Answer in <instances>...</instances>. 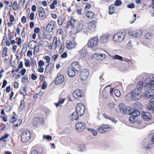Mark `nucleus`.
Masks as SVG:
<instances>
[{
    "mask_svg": "<svg viewBox=\"0 0 154 154\" xmlns=\"http://www.w3.org/2000/svg\"><path fill=\"white\" fill-rule=\"evenodd\" d=\"M87 50L85 47H83L79 51V54L81 58L83 59L87 56Z\"/></svg>",
    "mask_w": 154,
    "mask_h": 154,
    "instance_id": "nucleus-16",
    "label": "nucleus"
},
{
    "mask_svg": "<svg viewBox=\"0 0 154 154\" xmlns=\"http://www.w3.org/2000/svg\"><path fill=\"white\" fill-rule=\"evenodd\" d=\"M135 106L138 109H141L143 107V105L142 104L139 102H136L135 103Z\"/></svg>",
    "mask_w": 154,
    "mask_h": 154,
    "instance_id": "nucleus-44",
    "label": "nucleus"
},
{
    "mask_svg": "<svg viewBox=\"0 0 154 154\" xmlns=\"http://www.w3.org/2000/svg\"><path fill=\"white\" fill-rule=\"evenodd\" d=\"M65 101V99L64 98H60L59 99L57 103H55L54 104L55 105L56 107H61L62 104H63Z\"/></svg>",
    "mask_w": 154,
    "mask_h": 154,
    "instance_id": "nucleus-30",
    "label": "nucleus"
},
{
    "mask_svg": "<svg viewBox=\"0 0 154 154\" xmlns=\"http://www.w3.org/2000/svg\"><path fill=\"white\" fill-rule=\"evenodd\" d=\"M103 116L104 117V118H105L106 119H109L110 120H111L112 122H114L115 123H116V120L115 119H114L113 118H112V117L110 116H108L106 114H104L103 115Z\"/></svg>",
    "mask_w": 154,
    "mask_h": 154,
    "instance_id": "nucleus-34",
    "label": "nucleus"
},
{
    "mask_svg": "<svg viewBox=\"0 0 154 154\" xmlns=\"http://www.w3.org/2000/svg\"><path fill=\"white\" fill-rule=\"evenodd\" d=\"M26 92V90L25 88H23L19 91V92L22 94H24Z\"/></svg>",
    "mask_w": 154,
    "mask_h": 154,
    "instance_id": "nucleus-49",
    "label": "nucleus"
},
{
    "mask_svg": "<svg viewBox=\"0 0 154 154\" xmlns=\"http://www.w3.org/2000/svg\"><path fill=\"white\" fill-rule=\"evenodd\" d=\"M86 149L85 146L83 145H81L80 146L79 150L80 151L83 152L85 151Z\"/></svg>",
    "mask_w": 154,
    "mask_h": 154,
    "instance_id": "nucleus-51",
    "label": "nucleus"
},
{
    "mask_svg": "<svg viewBox=\"0 0 154 154\" xmlns=\"http://www.w3.org/2000/svg\"><path fill=\"white\" fill-rule=\"evenodd\" d=\"M72 68L77 72L79 71L80 69V66L77 62H73L71 64Z\"/></svg>",
    "mask_w": 154,
    "mask_h": 154,
    "instance_id": "nucleus-26",
    "label": "nucleus"
},
{
    "mask_svg": "<svg viewBox=\"0 0 154 154\" xmlns=\"http://www.w3.org/2000/svg\"><path fill=\"white\" fill-rule=\"evenodd\" d=\"M62 44L59 39H57V37H54L52 43L53 49L55 50L57 48H59Z\"/></svg>",
    "mask_w": 154,
    "mask_h": 154,
    "instance_id": "nucleus-13",
    "label": "nucleus"
},
{
    "mask_svg": "<svg viewBox=\"0 0 154 154\" xmlns=\"http://www.w3.org/2000/svg\"><path fill=\"white\" fill-rule=\"evenodd\" d=\"M9 135L7 134H5L4 135L2 136L1 138H0V140H2L4 139L8 138V137Z\"/></svg>",
    "mask_w": 154,
    "mask_h": 154,
    "instance_id": "nucleus-55",
    "label": "nucleus"
},
{
    "mask_svg": "<svg viewBox=\"0 0 154 154\" xmlns=\"http://www.w3.org/2000/svg\"><path fill=\"white\" fill-rule=\"evenodd\" d=\"M114 93L115 95L117 97H119L121 95L120 91L117 89H115L114 91Z\"/></svg>",
    "mask_w": 154,
    "mask_h": 154,
    "instance_id": "nucleus-42",
    "label": "nucleus"
},
{
    "mask_svg": "<svg viewBox=\"0 0 154 154\" xmlns=\"http://www.w3.org/2000/svg\"><path fill=\"white\" fill-rule=\"evenodd\" d=\"M43 138L44 139L47 140L48 141H49L50 140H52L51 137L50 136L48 135H44L43 136Z\"/></svg>",
    "mask_w": 154,
    "mask_h": 154,
    "instance_id": "nucleus-52",
    "label": "nucleus"
},
{
    "mask_svg": "<svg viewBox=\"0 0 154 154\" xmlns=\"http://www.w3.org/2000/svg\"><path fill=\"white\" fill-rule=\"evenodd\" d=\"M143 96L146 98H149L154 96V89L150 88L145 91L142 94Z\"/></svg>",
    "mask_w": 154,
    "mask_h": 154,
    "instance_id": "nucleus-9",
    "label": "nucleus"
},
{
    "mask_svg": "<svg viewBox=\"0 0 154 154\" xmlns=\"http://www.w3.org/2000/svg\"><path fill=\"white\" fill-rule=\"evenodd\" d=\"M75 109L78 115L79 116H81L84 113L85 107L83 105L79 103L77 105Z\"/></svg>",
    "mask_w": 154,
    "mask_h": 154,
    "instance_id": "nucleus-8",
    "label": "nucleus"
},
{
    "mask_svg": "<svg viewBox=\"0 0 154 154\" xmlns=\"http://www.w3.org/2000/svg\"><path fill=\"white\" fill-rule=\"evenodd\" d=\"M114 4L116 6H119L122 4V2L120 0H116L115 1Z\"/></svg>",
    "mask_w": 154,
    "mask_h": 154,
    "instance_id": "nucleus-50",
    "label": "nucleus"
},
{
    "mask_svg": "<svg viewBox=\"0 0 154 154\" xmlns=\"http://www.w3.org/2000/svg\"><path fill=\"white\" fill-rule=\"evenodd\" d=\"M33 53L35 55L37 54L39 52V47L38 46H35L34 47Z\"/></svg>",
    "mask_w": 154,
    "mask_h": 154,
    "instance_id": "nucleus-37",
    "label": "nucleus"
},
{
    "mask_svg": "<svg viewBox=\"0 0 154 154\" xmlns=\"http://www.w3.org/2000/svg\"><path fill=\"white\" fill-rule=\"evenodd\" d=\"M21 22L22 23H25L26 21V18L25 16H23L21 18Z\"/></svg>",
    "mask_w": 154,
    "mask_h": 154,
    "instance_id": "nucleus-63",
    "label": "nucleus"
},
{
    "mask_svg": "<svg viewBox=\"0 0 154 154\" xmlns=\"http://www.w3.org/2000/svg\"><path fill=\"white\" fill-rule=\"evenodd\" d=\"M142 147L145 151H146L149 150L150 148L149 144L145 143L142 144Z\"/></svg>",
    "mask_w": 154,
    "mask_h": 154,
    "instance_id": "nucleus-38",
    "label": "nucleus"
},
{
    "mask_svg": "<svg viewBox=\"0 0 154 154\" xmlns=\"http://www.w3.org/2000/svg\"><path fill=\"white\" fill-rule=\"evenodd\" d=\"M98 38L97 36H94L90 39L87 44L88 47L91 48L97 47L98 45Z\"/></svg>",
    "mask_w": 154,
    "mask_h": 154,
    "instance_id": "nucleus-3",
    "label": "nucleus"
},
{
    "mask_svg": "<svg viewBox=\"0 0 154 154\" xmlns=\"http://www.w3.org/2000/svg\"><path fill=\"white\" fill-rule=\"evenodd\" d=\"M131 113V114L132 116L134 117L138 116L140 114V113L139 111L137 110H135L131 113L130 112V114Z\"/></svg>",
    "mask_w": 154,
    "mask_h": 154,
    "instance_id": "nucleus-39",
    "label": "nucleus"
},
{
    "mask_svg": "<svg viewBox=\"0 0 154 154\" xmlns=\"http://www.w3.org/2000/svg\"><path fill=\"white\" fill-rule=\"evenodd\" d=\"M114 6L113 5H111L109 7V13L110 14H112L114 12Z\"/></svg>",
    "mask_w": 154,
    "mask_h": 154,
    "instance_id": "nucleus-36",
    "label": "nucleus"
},
{
    "mask_svg": "<svg viewBox=\"0 0 154 154\" xmlns=\"http://www.w3.org/2000/svg\"><path fill=\"white\" fill-rule=\"evenodd\" d=\"M143 31L141 29H137L134 31H131L128 32L129 35L135 37H140L142 34Z\"/></svg>",
    "mask_w": 154,
    "mask_h": 154,
    "instance_id": "nucleus-12",
    "label": "nucleus"
},
{
    "mask_svg": "<svg viewBox=\"0 0 154 154\" xmlns=\"http://www.w3.org/2000/svg\"><path fill=\"white\" fill-rule=\"evenodd\" d=\"M86 125L85 124L78 122L75 125V128L78 131H82L85 129Z\"/></svg>",
    "mask_w": 154,
    "mask_h": 154,
    "instance_id": "nucleus-14",
    "label": "nucleus"
},
{
    "mask_svg": "<svg viewBox=\"0 0 154 154\" xmlns=\"http://www.w3.org/2000/svg\"><path fill=\"white\" fill-rule=\"evenodd\" d=\"M75 20L73 19L72 17L71 19L67 22L66 27L67 28L72 29L74 27Z\"/></svg>",
    "mask_w": 154,
    "mask_h": 154,
    "instance_id": "nucleus-17",
    "label": "nucleus"
},
{
    "mask_svg": "<svg viewBox=\"0 0 154 154\" xmlns=\"http://www.w3.org/2000/svg\"><path fill=\"white\" fill-rule=\"evenodd\" d=\"M61 57L62 58H65L67 57V54L66 52H64L61 55Z\"/></svg>",
    "mask_w": 154,
    "mask_h": 154,
    "instance_id": "nucleus-59",
    "label": "nucleus"
},
{
    "mask_svg": "<svg viewBox=\"0 0 154 154\" xmlns=\"http://www.w3.org/2000/svg\"><path fill=\"white\" fill-rule=\"evenodd\" d=\"M143 88V82L142 81H140L138 82L136 88L135 89H137L142 92Z\"/></svg>",
    "mask_w": 154,
    "mask_h": 154,
    "instance_id": "nucleus-29",
    "label": "nucleus"
},
{
    "mask_svg": "<svg viewBox=\"0 0 154 154\" xmlns=\"http://www.w3.org/2000/svg\"><path fill=\"white\" fill-rule=\"evenodd\" d=\"M10 122H13L14 125L15 127L18 126V125H20L22 122L20 121L19 120L16 121V118L14 116H13L10 120Z\"/></svg>",
    "mask_w": 154,
    "mask_h": 154,
    "instance_id": "nucleus-25",
    "label": "nucleus"
},
{
    "mask_svg": "<svg viewBox=\"0 0 154 154\" xmlns=\"http://www.w3.org/2000/svg\"><path fill=\"white\" fill-rule=\"evenodd\" d=\"M30 61L29 59H26L25 60L24 64L26 66L30 67Z\"/></svg>",
    "mask_w": 154,
    "mask_h": 154,
    "instance_id": "nucleus-47",
    "label": "nucleus"
},
{
    "mask_svg": "<svg viewBox=\"0 0 154 154\" xmlns=\"http://www.w3.org/2000/svg\"><path fill=\"white\" fill-rule=\"evenodd\" d=\"M78 116H79L78 115V113L76 112H73L71 115V117L72 120H76L78 119Z\"/></svg>",
    "mask_w": 154,
    "mask_h": 154,
    "instance_id": "nucleus-33",
    "label": "nucleus"
},
{
    "mask_svg": "<svg viewBox=\"0 0 154 154\" xmlns=\"http://www.w3.org/2000/svg\"><path fill=\"white\" fill-rule=\"evenodd\" d=\"M76 44L75 41H72L67 43L66 44V48L68 49L74 48H75Z\"/></svg>",
    "mask_w": 154,
    "mask_h": 154,
    "instance_id": "nucleus-22",
    "label": "nucleus"
},
{
    "mask_svg": "<svg viewBox=\"0 0 154 154\" xmlns=\"http://www.w3.org/2000/svg\"><path fill=\"white\" fill-rule=\"evenodd\" d=\"M143 96L140 91L134 89L131 92L128 93L126 96V99L129 101L131 100H137Z\"/></svg>",
    "mask_w": 154,
    "mask_h": 154,
    "instance_id": "nucleus-1",
    "label": "nucleus"
},
{
    "mask_svg": "<svg viewBox=\"0 0 154 154\" xmlns=\"http://www.w3.org/2000/svg\"><path fill=\"white\" fill-rule=\"evenodd\" d=\"M54 27V23L53 22H50L48 23L46 27V30L47 32H50L53 31Z\"/></svg>",
    "mask_w": 154,
    "mask_h": 154,
    "instance_id": "nucleus-18",
    "label": "nucleus"
},
{
    "mask_svg": "<svg viewBox=\"0 0 154 154\" xmlns=\"http://www.w3.org/2000/svg\"><path fill=\"white\" fill-rule=\"evenodd\" d=\"M18 8V5L16 1H14L13 5V9L14 10L17 9Z\"/></svg>",
    "mask_w": 154,
    "mask_h": 154,
    "instance_id": "nucleus-43",
    "label": "nucleus"
},
{
    "mask_svg": "<svg viewBox=\"0 0 154 154\" xmlns=\"http://www.w3.org/2000/svg\"><path fill=\"white\" fill-rule=\"evenodd\" d=\"M38 65L39 67L43 66L44 65V62L42 60H40L38 62Z\"/></svg>",
    "mask_w": 154,
    "mask_h": 154,
    "instance_id": "nucleus-56",
    "label": "nucleus"
},
{
    "mask_svg": "<svg viewBox=\"0 0 154 154\" xmlns=\"http://www.w3.org/2000/svg\"><path fill=\"white\" fill-rule=\"evenodd\" d=\"M125 32L119 33L115 34L113 37V40L115 42H120L125 38Z\"/></svg>",
    "mask_w": 154,
    "mask_h": 154,
    "instance_id": "nucleus-6",
    "label": "nucleus"
},
{
    "mask_svg": "<svg viewBox=\"0 0 154 154\" xmlns=\"http://www.w3.org/2000/svg\"><path fill=\"white\" fill-rule=\"evenodd\" d=\"M112 57L113 59H117L120 61H121L122 59H123L122 57L118 55H115L114 56H112Z\"/></svg>",
    "mask_w": 154,
    "mask_h": 154,
    "instance_id": "nucleus-40",
    "label": "nucleus"
},
{
    "mask_svg": "<svg viewBox=\"0 0 154 154\" xmlns=\"http://www.w3.org/2000/svg\"><path fill=\"white\" fill-rule=\"evenodd\" d=\"M87 129L88 131L91 132L92 133V134L94 136H96L97 135V131L92 128H87Z\"/></svg>",
    "mask_w": 154,
    "mask_h": 154,
    "instance_id": "nucleus-46",
    "label": "nucleus"
},
{
    "mask_svg": "<svg viewBox=\"0 0 154 154\" xmlns=\"http://www.w3.org/2000/svg\"><path fill=\"white\" fill-rule=\"evenodd\" d=\"M75 70L73 68H69V69L68 71V74L69 77H73L75 75Z\"/></svg>",
    "mask_w": 154,
    "mask_h": 154,
    "instance_id": "nucleus-27",
    "label": "nucleus"
},
{
    "mask_svg": "<svg viewBox=\"0 0 154 154\" xmlns=\"http://www.w3.org/2000/svg\"><path fill=\"white\" fill-rule=\"evenodd\" d=\"M8 51V48L6 47H4L3 50L2 55H4L5 56L6 54H7Z\"/></svg>",
    "mask_w": 154,
    "mask_h": 154,
    "instance_id": "nucleus-54",
    "label": "nucleus"
},
{
    "mask_svg": "<svg viewBox=\"0 0 154 154\" xmlns=\"http://www.w3.org/2000/svg\"><path fill=\"white\" fill-rule=\"evenodd\" d=\"M34 14L33 12L31 13L29 17V19L31 20H33L34 19Z\"/></svg>",
    "mask_w": 154,
    "mask_h": 154,
    "instance_id": "nucleus-61",
    "label": "nucleus"
},
{
    "mask_svg": "<svg viewBox=\"0 0 154 154\" xmlns=\"http://www.w3.org/2000/svg\"><path fill=\"white\" fill-rule=\"evenodd\" d=\"M82 94L81 91L79 89L75 90L73 93V97L75 98L79 99L82 96Z\"/></svg>",
    "mask_w": 154,
    "mask_h": 154,
    "instance_id": "nucleus-20",
    "label": "nucleus"
},
{
    "mask_svg": "<svg viewBox=\"0 0 154 154\" xmlns=\"http://www.w3.org/2000/svg\"><path fill=\"white\" fill-rule=\"evenodd\" d=\"M134 7V5L133 3H131L127 6V7L130 8H133Z\"/></svg>",
    "mask_w": 154,
    "mask_h": 154,
    "instance_id": "nucleus-60",
    "label": "nucleus"
},
{
    "mask_svg": "<svg viewBox=\"0 0 154 154\" xmlns=\"http://www.w3.org/2000/svg\"><path fill=\"white\" fill-rule=\"evenodd\" d=\"M152 34L151 32L146 33L144 36L145 38L147 40H150L152 38Z\"/></svg>",
    "mask_w": 154,
    "mask_h": 154,
    "instance_id": "nucleus-32",
    "label": "nucleus"
},
{
    "mask_svg": "<svg viewBox=\"0 0 154 154\" xmlns=\"http://www.w3.org/2000/svg\"><path fill=\"white\" fill-rule=\"evenodd\" d=\"M60 49L59 50V54L62 53L64 49V46L62 44L60 47Z\"/></svg>",
    "mask_w": 154,
    "mask_h": 154,
    "instance_id": "nucleus-48",
    "label": "nucleus"
},
{
    "mask_svg": "<svg viewBox=\"0 0 154 154\" xmlns=\"http://www.w3.org/2000/svg\"><path fill=\"white\" fill-rule=\"evenodd\" d=\"M94 13L91 11H88L86 15L87 17L90 19H91L94 17Z\"/></svg>",
    "mask_w": 154,
    "mask_h": 154,
    "instance_id": "nucleus-35",
    "label": "nucleus"
},
{
    "mask_svg": "<svg viewBox=\"0 0 154 154\" xmlns=\"http://www.w3.org/2000/svg\"><path fill=\"white\" fill-rule=\"evenodd\" d=\"M119 108L120 111L122 113L125 114H130V108L127 106L123 103H120L119 105Z\"/></svg>",
    "mask_w": 154,
    "mask_h": 154,
    "instance_id": "nucleus-4",
    "label": "nucleus"
},
{
    "mask_svg": "<svg viewBox=\"0 0 154 154\" xmlns=\"http://www.w3.org/2000/svg\"><path fill=\"white\" fill-rule=\"evenodd\" d=\"M47 87V84L46 82H44L43 83V84L42 85L41 88L42 89H45Z\"/></svg>",
    "mask_w": 154,
    "mask_h": 154,
    "instance_id": "nucleus-57",
    "label": "nucleus"
},
{
    "mask_svg": "<svg viewBox=\"0 0 154 154\" xmlns=\"http://www.w3.org/2000/svg\"><path fill=\"white\" fill-rule=\"evenodd\" d=\"M146 108L149 110H152L154 112V103L151 101L146 105Z\"/></svg>",
    "mask_w": 154,
    "mask_h": 154,
    "instance_id": "nucleus-28",
    "label": "nucleus"
},
{
    "mask_svg": "<svg viewBox=\"0 0 154 154\" xmlns=\"http://www.w3.org/2000/svg\"><path fill=\"white\" fill-rule=\"evenodd\" d=\"M145 86L147 88L154 87V76L151 78H146L144 81Z\"/></svg>",
    "mask_w": 154,
    "mask_h": 154,
    "instance_id": "nucleus-5",
    "label": "nucleus"
},
{
    "mask_svg": "<svg viewBox=\"0 0 154 154\" xmlns=\"http://www.w3.org/2000/svg\"><path fill=\"white\" fill-rule=\"evenodd\" d=\"M129 120L130 122L131 123H134L135 122L136 120L134 117L133 116H131L129 117Z\"/></svg>",
    "mask_w": 154,
    "mask_h": 154,
    "instance_id": "nucleus-45",
    "label": "nucleus"
},
{
    "mask_svg": "<svg viewBox=\"0 0 154 154\" xmlns=\"http://www.w3.org/2000/svg\"><path fill=\"white\" fill-rule=\"evenodd\" d=\"M96 55L97 59L100 60H104L106 57V55L103 54H96Z\"/></svg>",
    "mask_w": 154,
    "mask_h": 154,
    "instance_id": "nucleus-31",
    "label": "nucleus"
},
{
    "mask_svg": "<svg viewBox=\"0 0 154 154\" xmlns=\"http://www.w3.org/2000/svg\"><path fill=\"white\" fill-rule=\"evenodd\" d=\"M39 16L41 20H43L45 19V13L44 8L40 7L38 10Z\"/></svg>",
    "mask_w": 154,
    "mask_h": 154,
    "instance_id": "nucleus-21",
    "label": "nucleus"
},
{
    "mask_svg": "<svg viewBox=\"0 0 154 154\" xmlns=\"http://www.w3.org/2000/svg\"><path fill=\"white\" fill-rule=\"evenodd\" d=\"M64 80V78L63 75H58L56 79L55 84L57 85L61 84L63 83Z\"/></svg>",
    "mask_w": 154,
    "mask_h": 154,
    "instance_id": "nucleus-23",
    "label": "nucleus"
},
{
    "mask_svg": "<svg viewBox=\"0 0 154 154\" xmlns=\"http://www.w3.org/2000/svg\"><path fill=\"white\" fill-rule=\"evenodd\" d=\"M25 101L23 100H22L21 101L20 104V107L22 109H23L24 108L25 106Z\"/></svg>",
    "mask_w": 154,
    "mask_h": 154,
    "instance_id": "nucleus-53",
    "label": "nucleus"
},
{
    "mask_svg": "<svg viewBox=\"0 0 154 154\" xmlns=\"http://www.w3.org/2000/svg\"><path fill=\"white\" fill-rule=\"evenodd\" d=\"M97 22L94 20H92L85 25V28L84 29V32L88 34L94 31L96 27Z\"/></svg>",
    "mask_w": 154,
    "mask_h": 154,
    "instance_id": "nucleus-2",
    "label": "nucleus"
},
{
    "mask_svg": "<svg viewBox=\"0 0 154 154\" xmlns=\"http://www.w3.org/2000/svg\"><path fill=\"white\" fill-rule=\"evenodd\" d=\"M57 22L58 24L60 26L63 24V19L62 17H58V18Z\"/></svg>",
    "mask_w": 154,
    "mask_h": 154,
    "instance_id": "nucleus-41",
    "label": "nucleus"
},
{
    "mask_svg": "<svg viewBox=\"0 0 154 154\" xmlns=\"http://www.w3.org/2000/svg\"><path fill=\"white\" fill-rule=\"evenodd\" d=\"M89 75L88 70L85 69L82 70L80 73V78L82 81H84L87 79Z\"/></svg>",
    "mask_w": 154,
    "mask_h": 154,
    "instance_id": "nucleus-11",
    "label": "nucleus"
},
{
    "mask_svg": "<svg viewBox=\"0 0 154 154\" xmlns=\"http://www.w3.org/2000/svg\"><path fill=\"white\" fill-rule=\"evenodd\" d=\"M31 137L30 132L28 131H25L21 135V139L23 142H25L29 140Z\"/></svg>",
    "mask_w": 154,
    "mask_h": 154,
    "instance_id": "nucleus-10",
    "label": "nucleus"
},
{
    "mask_svg": "<svg viewBox=\"0 0 154 154\" xmlns=\"http://www.w3.org/2000/svg\"><path fill=\"white\" fill-rule=\"evenodd\" d=\"M141 115L143 119L147 121L149 120L151 117V114L149 112H143L142 113Z\"/></svg>",
    "mask_w": 154,
    "mask_h": 154,
    "instance_id": "nucleus-24",
    "label": "nucleus"
},
{
    "mask_svg": "<svg viewBox=\"0 0 154 154\" xmlns=\"http://www.w3.org/2000/svg\"><path fill=\"white\" fill-rule=\"evenodd\" d=\"M19 70V68H16V67H14L12 69V73H13L14 72H15V73H14V74H15Z\"/></svg>",
    "mask_w": 154,
    "mask_h": 154,
    "instance_id": "nucleus-58",
    "label": "nucleus"
},
{
    "mask_svg": "<svg viewBox=\"0 0 154 154\" xmlns=\"http://www.w3.org/2000/svg\"><path fill=\"white\" fill-rule=\"evenodd\" d=\"M27 56L30 57L32 56V51L31 50H29L27 53Z\"/></svg>",
    "mask_w": 154,
    "mask_h": 154,
    "instance_id": "nucleus-62",
    "label": "nucleus"
},
{
    "mask_svg": "<svg viewBox=\"0 0 154 154\" xmlns=\"http://www.w3.org/2000/svg\"><path fill=\"white\" fill-rule=\"evenodd\" d=\"M31 154H43L40 152H38L36 150H33L32 151Z\"/></svg>",
    "mask_w": 154,
    "mask_h": 154,
    "instance_id": "nucleus-64",
    "label": "nucleus"
},
{
    "mask_svg": "<svg viewBox=\"0 0 154 154\" xmlns=\"http://www.w3.org/2000/svg\"><path fill=\"white\" fill-rule=\"evenodd\" d=\"M112 128L111 126L107 125H103L100 126L97 129V131L100 133H103L105 132L110 131Z\"/></svg>",
    "mask_w": 154,
    "mask_h": 154,
    "instance_id": "nucleus-7",
    "label": "nucleus"
},
{
    "mask_svg": "<svg viewBox=\"0 0 154 154\" xmlns=\"http://www.w3.org/2000/svg\"><path fill=\"white\" fill-rule=\"evenodd\" d=\"M109 35L104 34L100 36L99 42L100 43L103 44L106 42L109 39Z\"/></svg>",
    "mask_w": 154,
    "mask_h": 154,
    "instance_id": "nucleus-15",
    "label": "nucleus"
},
{
    "mask_svg": "<svg viewBox=\"0 0 154 154\" xmlns=\"http://www.w3.org/2000/svg\"><path fill=\"white\" fill-rule=\"evenodd\" d=\"M83 23L82 21H80L78 25L77 26V32H79L81 31L84 32V29L85 28V25H84L83 24Z\"/></svg>",
    "mask_w": 154,
    "mask_h": 154,
    "instance_id": "nucleus-19",
    "label": "nucleus"
}]
</instances>
